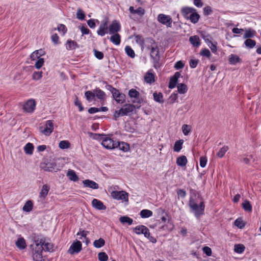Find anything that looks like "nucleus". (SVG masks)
I'll list each match as a JSON object with an SVG mask.
<instances>
[{"mask_svg":"<svg viewBox=\"0 0 261 261\" xmlns=\"http://www.w3.org/2000/svg\"><path fill=\"white\" fill-rule=\"evenodd\" d=\"M94 139H100L101 145L107 149L112 150L116 148V140H114L110 136L106 135L93 134Z\"/></svg>","mask_w":261,"mask_h":261,"instance_id":"obj_1","label":"nucleus"},{"mask_svg":"<svg viewBox=\"0 0 261 261\" xmlns=\"http://www.w3.org/2000/svg\"><path fill=\"white\" fill-rule=\"evenodd\" d=\"M150 42L151 45L149 48L150 49V56L152 59V62L153 67L158 69L161 66L160 63V57L159 55V49L157 44L153 39H150Z\"/></svg>","mask_w":261,"mask_h":261,"instance_id":"obj_2","label":"nucleus"},{"mask_svg":"<svg viewBox=\"0 0 261 261\" xmlns=\"http://www.w3.org/2000/svg\"><path fill=\"white\" fill-rule=\"evenodd\" d=\"M189 205L191 212L194 213V216L196 218H199L201 215L204 214L205 205L203 201L200 202V203L198 204L193 198L190 197Z\"/></svg>","mask_w":261,"mask_h":261,"instance_id":"obj_3","label":"nucleus"},{"mask_svg":"<svg viewBox=\"0 0 261 261\" xmlns=\"http://www.w3.org/2000/svg\"><path fill=\"white\" fill-rule=\"evenodd\" d=\"M136 107L133 104L128 103L124 105L119 110H116L113 114L114 119L117 120L121 116H127L135 110Z\"/></svg>","mask_w":261,"mask_h":261,"instance_id":"obj_4","label":"nucleus"},{"mask_svg":"<svg viewBox=\"0 0 261 261\" xmlns=\"http://www.w3.org/2000/svg\"><path fill=\"white\" fill-rule=\"evenodd\" d=\"M105 88L107 90L110 91L113 96L114 99L117 103L123 104L125 102L126 95L121 93L119 90L113 87L111 85L108 84L106 82Z\"/></svg>","mask_w":261,"mask_h":261,"instance_id":"obj_5","label":"nucleus"},{"mask_svg":"<svg viewBox=\"0 0 261 261\" xmlns=\"http://www.w3.org/2000/svg\"><path fill=\"white\" fill-rule=\"evenodd\" d=\"M54 123L51 120H47L44 123V126L39 127L40 132L43 135L48 136L54 130Z\"/></svg>","mask_w":261,"mask_h":261,"instance_id":"obj_6","label":"nucleus"},{"mask_svg":"<svg viewBox=\"0 0 261 261\" xmlns=\"http://www.w3.org/2000/svg\"><path fill=\"white\" fill-rule=\"evenodd\" d=\"M111 197L117 200H122L125 202L128 201V193L124 191H112L110 192Z\"/></svg>","mask_w":261,"mask_h":261,"instance_id":"obj_7","label":"nucleus"},{"mask_svg":"<svg viewBox=\"0 0 261 261\" xmlns=\"http://www.w3.org/2000/svg\"><path fill=\"white\" fill-rule=\"evenodd\" d=\"M36 101L33 99H30L24 102L23 105V110L24 112L27 113H32L36 108Z\"/></svg>","mask_w":261,"mask_h":261,"instance_id":"obj_8","label":"nucleus"},{"mask_svg":"<svg viewBox=\"0 0 261 261\" xmlns=\"http://www.w3.org/2000/svg\"><path fill=\"white\" fill-rule=\"evenodd\" d=\"M157 18L160 23L165 25L167 27L171 28L172 27L173 21L170 16L164 14H159Z\"/></svg>","mask_w":261,"mask_h":261,"instance_id":"obj_9","label":"nucleus"},{"mask_svg":"<svg viewBox=\"0 0 261 261\" xmlns=\"http://www.w3.org/2000/svg\"><path fill=\"white\" fill-rule=\"evenodd\" d=\"M32 257L34 261H43L42 257V248L41 246L36 245L33 249Z\"/></svg>","mask_w":261,"mask_h":261,"instance_id":"obj_10","label":"nucleus"},{"mask_svg":"<svg viewBox=\"0 0 261 261\" xmlns=\"http://www.w3.org/2000/svg\"><path fill=\"white\" fill-rule=\"evenodd\" d=\"M128 95L130 99H135L134 100H133L134 103L136 102L138 104H141L143 101V99L140 98V93L135 89L132 88L130 89L128 91Z\"/></svg>","mask_w":261,"mask_h":261,"instance_id":"obj_11","label":"nucleus"},{"mask_svg":"<svg viewBox=\"0 0 261 261\" xmlns=\"http://www.w3.org/2000/svg\"><path fill=\"white\" fill-rule=\"evenodd\" d=\"M35 243L36 245L41 246L42 250H44L46 251H51L53 250L52 244L48 242H45V240L43 239L35 240Z\"/></svg>","mask_w":261,"mask_h":261,"instance_id":"obj_12","label":"nucleus"},{"mask_svg":"<svg viewBox=\"0 0 261 261\" xmlns=\"http://www.w3.org/2000/svg\"><path fill=\"white\" fill-rule=\"evenodd\" d=\"M82 247V243L79 241H77L71 244L68 250V252L70 254L77 253L81 251Z\"/></svg>","mask_w":261,"mask_h":261,"instance_id":"obj_13","label":"nucleus"},{"mask_svg":"<svg viewBox=\"0 0 261 261\" xmlns=\"http://www.w3.org/2000/svg\"><path fill=\"white\" fill-rule=\"evenodd\" d=\"M108 29L110 34H118V32L121 30V25L119 21L114 20L109 26Z\"/></svg>","mask_w":261,"mask_h":261,"instance_id":"obj_14","label":"nucleus"},{"mask_svg":"<svg viewBox=\"0 0 261 261\" xmlns=\"http://www.w3.org/2000/svg\"><path fill=\"white\" fill-rule=\"evenodd\" d=\"M108 21L106 19L103 20L97 31V33L100 36H103L108 33Z\"/></svg>","mask_w":261,"mask_h":261,"instance_id":"obj_15","label":"nucleus"},{"mask_svg":"<svg viewBox=\"0 0 261 261\" xmlns=\"http://www.w3.org/2000/svg\"><path fill=\"white\" fill-rule=\"evenodd\" d=\"M134 231L137 234H143L144 237L149 236V229L144 225H138L134 228Z\"/></svg>","mask_w":261,"mask_h":261,"instance_id":"obj_16","label":"nucleus"},{"mask_svg":"<svg viewBox=\"0 0 261 261\" xmlns=\"http://www.w3.org/2000/svg\"><path fill=\"white\" fill-rule=\"evenodd\" d=\"M42 168L45 171L57 172L59 170L57 164L55 162H48Z\"/></svg>","mask_w":261,"mask_h":261,"instance_id":"obj_17","label":"nucleus"},{"mask_svg":"<svg viewBox=\"0 0 261 261\" xmlns=\"http://www.w3.org/2000/svg\"><path fill=\"white\" fill-rule=\"evenodd\" d=\"M129 11L132 14H137L140 17H142L145 14V10L142 7H138L137 9H135L133 6H130L129 8Z\"/></svg>","mask_w":261,"mask_h":261,"instance_id":"obj_18","label":"nucleus"},{"mask_svg":"<svg viewBox=\"0 0 261 261\" xmlns=\"http://www.w3.org/2000/svg\"><path fill=\"white\" fill-rule=\"evenodd\" d=\"M195 9L189 7H183L181 9V13L185 18L188 19L191 14L193 13Z\"/></svg>","mask_w":261,"mask_h":261,"instance_id":"obj_19","label":"nucleus"},{"mask_svg":"<svg viewBox=\"0 0 261 261\" xmlns=\"http://www.w3.org/2000/svg\"><path fill=\"white\" fill-rule=\"evenodd\" d=\"M83 184L84 187L85 188H90L92 189H97L99 188V185L97 183L90 179L83 180Z\"/></svg>","mask_w":261,"mask_h":261,"instance_id":"obj_20","label":"nucleus"},{"mask_svg":"<svg viewBox=\"0 0 261 261\" xmlns=\"http://www.w3.org/2000/svg\"><path fill=\"white\" fill-rule=\"evenodd\" d=\"M181 76L180 73L179 72L175 73L174 75L170 78L169 88L173 89L175 87L177 83L178 79Z\"/></svg>","mask_w":261,"mask_h":261,"instance_id":"obj_21","label":"nucleus"},{"mask_svg":"<svg viewBox=\"0 0 261 261\" xmlns=\"http://www.w3.org/2000/svg\"><path fill=\"white\" fill-rule=\"evenodd\" d=\"M95 93V97H96L100 101H104L106 99V94L105 92L99 88H96L94 89Z\"/></svg>","mask_w":261,"mask_h":261,"instance_id":"obj_22","label":"nucleus"},{"mask_svg":"<svg viewBox=\"0 0 261 261\" xmlns=\"http://www.w3.org/2000/svg\"><path fill=\"white\" fill-rule=\"evenodd\" d=\"M93 207L98 210H105L106 206L103 204L102 201L97 199H94L92 201Z\"/></svg>","mask_w":261,"mask_h":261,"instance_id":"obj_23","label":"nucleus"},{"mask_svg":"<svg viewBox=\"0 0 261 261\" xmlns=\"http://www.w3.org/2000/svg\"><path fill=\"white\" fill-rule=\"evenodd\" d=\"M144 81L145 82L149 84L155 82L154 74L151 72V70L148 71L146 73L144 76Z\"/></svg>","mask_w":261,"mask_h":261,"instance_id":"obj_24","label":"nucleus"},{"mask_svg":"<svg viewBox=\"0 0 261 261\" xmlns=\"http://www.w3.org/2000/svg\"><path fill=\"white\" fill-rule=\"evenodd\" d=\"M256 31L251 28H248L245 30V33L243 35V38L247 39H251L253 38L256 35Z\"/></svg>","mask_w":261,"mask_h":261,"instance_id":"obj_25","label":"nucleus"},{"mask_svg":"<svg viewBox=\"0 0 261 261\" xmlns=\"http://www.w3.org/2000/svg\"><path fill=\"white\" fill-rule=\"evenodd\" d=\"M119 148L120 150L123 152H127L129 150V145L124 142H116V148Z\"/></svg>","mask_w":261,"mask_h":261,"instance_id":"obj_26","label":"nucleus"},{"mask_svg":"<svg viewBox=\"0 0 261 261\" xmlns=\"http://www.w3.org/2000/svg\"><path fill=\"white\" fill-rule=\"evenodd\" d=\"M49 190L50 187L48 185H43L42 186L41 190L39 193V198L41 199H44L47 195Z\"/></svg>","mask_w":261,"mask_h":261,"instance_id":"obj_27","label":"nucleus"},{"mask_svg":"<svg viewBox=\"0 0 261 261\" xmlns=\"http://www.w3.org/2000/svg\"><path fill=\"white\" fill-rule=\"evenodd\" d=\"M110 41L116 45H119L121 43V36L119 34H112Z\"/></svg>","mask_w":261,"mask_h":261,"instance_id":"obj_28","label":"nucleus"},{"mask_svg":"<svg viewBox=\"0 0 261 261\" xmlns=\"http://www.w3.org/2000/svg\"><path fill=\"white\" fill-rule=\"evenodd\" d=\"M176 164L180 167H185L186 166L188 160L185 155H181L176 159Z\"/></svg>","mask_w":261,"mask_h":261,"instance_id":"obj_29","label":"nucleus"},{"mask_svg":"<svg viewBox=\"0 0 261 261\" xmlns=\"http://www.w3.org/2000/svg\"><path fill=\"white\" fill-rule=\"evenodd\" d=\"M256 44V41L251 39H247L244 42V45L247 49H252L254 48Z\"/></svg>","mask_w":261,"mask_h":261,"instance_id":"obj_30","label":"nucleus"},{"mask_svg":"<svg viewBox=\"0 0 261 261\" xmlns=\"http://www.w3.org/2000/svg\"><path fill=\"white\" fill-rule=\"evenodd\" d=\"M15 245L20 250H22L27 247L24 238L20 237L18 238L15 243Z\"/></svg>","mask_w":261,"mask_h":261,"instance_id":"obj_31","label":"nucleus"},{"mask_svg":"<svg viewBox=\"0 0 261 261\" xmlns=\"http://www.w3.org/2000/svg\"><path fill=\"white\" fill-rule=\"evenodd\" d=\"M189 41L194 47H198L201 43L199 37L196 35L190 37Z\"/></svg>","mask_w":261,"mask_h":261,"instance_id":"obj_32","label":"nucleus"},{"mask_svg":"<svg viewBox=\"0 0 261 261\" xmlns=\"http://www.w3.org/2000/svg\"><path fill=\"white\" fill-rule=\"evenodd\" d=\"M184 142V141L182 139H180L179 140L175 141L173 146L174 151L179 152L182 148Z\"/></svg>","mask_w":261,"mask_h":261,"instance_id":"obj_33","label":"nucleus"},{"mask_svg":"<svg viewBox=\"0 0 261 261\" xmlns=\"http://www.w3.org/2000/svg\"><path fill=\"white\" fill-rule=\"evenodd\" d=\"M153 99L157 102L163 103L164 102L163 95L161 92H155L153 94Z\"/></svg>","mask_w":261,"mask_h":261,"instance_id":"obj_34","label":"nucleus"},{"mask_svg":"<svg viewBox=\"0 0 261 261\" xmlns=\"http://www.w3.org/2000/svg\"><path fill=\"white\" fill-rule=\"evenodd\" d=\"M199 18L200 15L198 14L195 9L193 13L191 14L188 19L193 23H196L199 21Z\"/></svg>","mask_w":261,"mask_h":261,"instance_id":"obj_35","label":"nucleus"},{"mask_svg":"<svg viewBox=\"0 0 261 261\" xmlns=\"http://www.w3.org/2000/svg\"><path fill=\"white\" fill-rule=\"evenodd\" d=\"M77 47V44L74 41L68 40L66 44V48L67 50H72L75 49Z\"/></svg>","mask_w":261,"mask_h":261,"instance_id":"obj_36","label":"nucleus"},{"mask_svg":"<svg viewBox=\"0 0 261 261\" xmlns=\"http://www.w3.org/2000/svg\"><path fill=\"white\" fill-rule=\"evenodd\" d=\"M34 147L32 143H28L24 147V151L27 154H32L33 153Z\"/></svg>","mask_w":261,"mask_h":261,"instance_id":"obj_37","label":"nucleus"},{"mask_svg":"<svg viewBox=\"0 0 261 261\" xmlns=\"http://www.w3.org/2000/svg\"><path fill=\"white\" fill-rule=\"evenodd\" d=\"M33 207V203L31 200H28L26 202L22 207V210L25 212H30Z\"/></svg>","mask_w":261,"mask_h":261,"instance_id":"obj_38","label":"nucleus"},{"mask_svg":"<svg viewBox=\"0 0 261 261\" xmlns=\"http://www.w3.org/2000/svg\"><path fill=\"white\" fill-rule=\"evenodd\" d=\"M85 96L86 98V99L89 102H91L95 100V93L94 90L93 91L90 90L86 91L85 92Z\"/></svg>","mask_w":261,"mask_h":261,"instance_id":"obj_39","label":"nucleus"},{"mask_svg":"<svg viewBox=\"0 0 261 261\" xmlns=\"http://www.w3.org/2000/svg\"><path fill=\"white\" fill-rule=\"evenodd\" d=\"M240 62V58L237 55L231 54L229 56V62L231 65H235Z\"/></svg>","mask_w":261,"mask_h":261,"instance_id":"obj_40","label":"nucleus"},{"mask_svg":"<svg viewBox=\"0 0 261 261\" xmlns=\"http://www.w3.org/2000/svg\"><path fill=\"white\" fill-rule=\"evenodd\" d=\"M67 175L70 180L72 181H76L79 180V177L76 174L75 171L72 170H69L68 171Z\"/></svg>","mask_w":261,"mask_h":261,"instance_id":"obj_41","label":"nucleus"},{"mask_svg":"<svg viewBox=\"0 0 261 261\" xmlns=\"http://www.w3.org/2000/svg\"><path fill=\"white\" fill-rule=\"evenodd\" d=\"M153 213L149 210H143L140 212V215L141 218H147L152 216Z\"/></svg>","mask_w":261,"mask_h":261,"instance_id":"obj_42","label":"nucleus"},{"mask_svg":"<svg viewBox=\"0 0 261 261\" xmlns=\"http://www.w3.org/2000/svg\"><path fill=\"white\" fill-rule=\"evenodd\" d=\"M242 207L246 212H251L252 211V206L250 202L247 200H245L242 203Z\"/></svg>","mask_w":261,"mask_h":261,"instance_id":"obj_43","label":"nucleus"},{"mask_svg":"<svg viewBox=\"0 0 261 261\" xmlns=\"http://www.w3.org/2000/svg\"><path fill=\"white\" fill-rule=\"evenodd\" d=\"M125 51L126 55L130 57L131 58H134L136 55L134 50L132 49V48L128 45H127L124 48Z\"/></svg>","mask_w":261,"mask_h":261,"instance_id":"obj_44","label":"nucleus"},{"mask_svg":"<svg viewBox=\"0 0 261 261\" xmlns=\"http://www.w3.org/2000/svg\"><path fill=\"white\" fill-rule=\"evenodd\" d=\"M119 221L122 224L127 223L128 225H132L133 220L127 216H121L119 218Z\"/></svg>","mask_w":261,"mask_h":261,"instance_id":"obj_45","label":"nucleus"},{"mask_svg":"<svg viewBox=\"0 0 261 261\" xmlns=\"http://www.w3.org/2000/svg\"><path fill=\"white\" fill-rule=\"evenodd\" d=\"M105 244V241L99 238L98 240H95L93 242V246L96 248H99L103 247Z\"/></svg>","mask_w":261,"mask_h":261,"instance_id":"obj_46","label":"nucleus"},{"mask_svg":"<svg viewBox=\"0 0 261 261\" xmlns=\"http://www.w3.org/2000/svg\"><path fill=\"white\" fill-rule=\"evenodd\" d=\"M229 149V147L227 146H224L222 148L220 149L219 151L217 153V156L219 158H223L225 153Z\"/></svg>","mask_w":261,"mask_h":261,"instance_id":"obj_47","label":"nucleus"},{"mask_svg":"<svg viewBox=\"0 0 261 261\" xmlns=\"http://www.w3.org/2000/svg\"><path fill=\"white\" fill-rule=\"evenodd\" d=\"M178 92L180 94H185L188 91L187 86L184 84H179L177 86Z\"/></svg>","mask_w":261,"mask_h":261,"instance_id":"obj_48","label":"nucleus"},{"mask_svg":"<svg viewBox=\"0 0 261 261\" xmlns=\"http://www.w3.org/2000/svg\"><path fill=\"white\" fill-rule=\"evenodd\" d=\"M59 147L62 149L69 148L70 147V143L67 140H63L60 142Z\"/></svg>","mask_w":261,"mask_h":261,"instance_id":"obj_49","label":"nucleus"},{"mask_svg":"<svg viewBox=\"0 0 261 261\" xmlns=\"http://www.w3.org/2000/svg\"><path fill=\"white\" fill-rule=\"evenodd\" d=\"M41 50H40V51ZM40 50H37L32 53L30 55V58L32 61H35L40 58L42 55V54L39 53Z\"/></svg>","mask_w":261,"mask_h":261,"instance_id":"obj_50","label":"nucleus"},{"mask_svg":"<svg viewBox=\"0 0 261 261\" xmlns=\"http://www.w3.org/2000/svg\"><path fill=\"white\" fill-rule=\"evenodd\" d=\"M245 247L244 245L239 244L234 245V250L238 253H242L245 250Z\"/></svg>","mask_w":261,"mask_h":261,"instance_id":"obj_51","label":"nucleus"},{"mask_svg":"<svg viewBox=\"0 0 261 261\" xmlns=\"http://www.w3.org/2000/svg\"><path fill=\"white\" fill-rule=\"evenodd\" d=\"M181 129L184 135L188 136L191 132V127L189 125L184 124L181 127Z\"/></svg>","mask_w":261,"mask_h":261,"instance_id":"obj_52","label":"nucleus"},{"mask_svg":"<svg viewBox=\"0 0 261 261\" xmlns=\"http://www.w3.org/2000/svg\"><path fill=\"white\" fill-rule=\"evenodd\" d=\"M42 77V71H35L32 74V79L34 81L40 80Z\"/></svg>","mask_w":261,"mask_h":261,"instance_id":"obj_53","label":"nucleus"},{"mask_svg":"<svg viewBox=\"0 0 261 261\" xmlns=\"http://www.w3.org/2000/svg\"><path fill=\"white\" fill-rule=\"evenodd\" d=\"M44 63V60L43 58H40L37 59L35 63V67L36 69H40L43 65Z\"/></svg>","mask_w":261,"mask_h":261,"instance_id":"obj_54","label":"nucleus"},{"mask_svg":"<svg viewBox=\"0 0 261 261\" xmlns=\"http://www.w3.org/2000/svg\"><path fill=\"white\" fill-rule=\"evenodd\" d=\"M234 225L239 228H243L245 227V223L240 218L237 219L234 222Z\"/></svg>","mask_w":261,"mask_h":261,"instance_id":"obj_55","label":"nucleus"},{"mask_svg":"<svg viewBox=\"0 0 261 261\" xmlns=\"http://www.w3.org/2000/svg\"><path fill=\"white\" fill-rule=\"evenodd\" d=\"M98 258L99 261H107L108 259V256L106 253L101 252L98 254Z\"/></svg>","mask_w":261,"mask_h":261,"instance_id":"obj_56","label":"nucleus"},{"mask_svg":"<svg viewBox=\"0 0 261 261\" xmlns=\"http://www.w3.org/2000/svg\"><path fill=\"white\" fill-rule=\"evenodd\" d=\"M76 17L79 20H83L85 17L84 12L81 9H79L76 12Z\"/></svg>","mask_w":261,"mask_h":261,"instance_id":"obj_57","label":"nucleus"},{"mask_svg":"<svg viewBox=\"0 0 261 261\" xmlns=\"http://www.w3.org/2000/svg\"><path fill=\"white\" fill-rule=\"evenodd\" d=\"M200 55L208 58H210L211 56V52L207 48L202 49L200 52Z\"/></svg>","mask_w":261,"mask_h":261,"instance_id":"obj_58","label":"nucleus"},{"mask_svg":"<svg viewBox=\"0 0 261 261\" xmlns=\"http://www.w3.org/2000/svg\"><path fill=\"white\" fill-rule=\"evenodd\" d=\"M57 30L59 32H62L63 34V35H64L67 31V29L66 27L63 24H60L58 25Z\"/></svg>","mask_w":261,"mask_h":261,"instance_id":"obj_59","label":"nucleus"},{"mask_svg":"<svg viewBox=\"0 0 261 261\" xmlns=\"http://www.w3.org/2000/svg\"><path fill=\"white\" fill-rule=\"evenodd\" d=\"M74 105L78 107L79 111L82 112L84 110V107L82 106V102L77 96H76L74 100Z\"/></svg>","mask_w":261,"mask_h":261,"instance_id":"obj_60","label":"nucleus"},{"mask_svg":"<svg viewBox=\"0 0 261 261\" xmlns=\"http://www.w3.org/2000/svg\"><path fill=\"white\" fill-rule=\"evenodd\" d=\"M207 158L206 156H201L199 160V164L201 167L204 168L207 163Z\"/></svg>","mask_w":261,"mask_h":261,"instance_id":"obj_61","label":"nucleus"},{"mask_svg":"<svg viewBox=\"0 0 261 261\" xmlns=\"http://www.w3.org/2000/svg\"><path fill=\"white\" fill-rule=\"evenodd\" d=\"M199 60L196 59H191L189 61V65L191 68H195L198 65Z\"/></svg>","mask_w":261,"mask_h":261,"instance_id":"obj_62","label":"nucleus"},{"mask_svg":"<svg viewBox=\"0 0 261 261\" xmlns=\"http://www.w3.org/2000/svg\"><path fill=\"white\" fill-rule=\"evenodd\" d=\"M212 12H213L212 9L209 6H207L203 8V14L205 16L210 15L212 13Z\"/></svg>","mask_w":261,"mask_h":261,"instance_id":"obj_63","label":"nucleus"},{"mask_svg":"<svg viewBox=\"0 0 261 261\" xmlns=\"http://www.w3.org/2000/svg\"><path fill=\"white\" fill-rule=\"evenodd\" d=\"M94 54L95 57L98 60H101L103 58L104 55H103V54L101 51L94 49Z\"/></svg>","mask_w":261,"mask_h":261,"instance_id":"obj_64","label":"nucleus"}]
</instances>
